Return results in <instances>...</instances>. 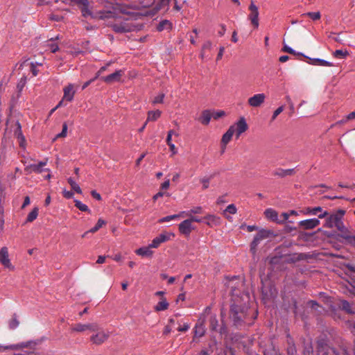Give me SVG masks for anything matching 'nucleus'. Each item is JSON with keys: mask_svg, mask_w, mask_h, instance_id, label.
Segmentation results:
<instances>
[{"mask_svg": "<svg viewBox=\"0 0 355 355\" xmlns=\"http://www.w3.org/2000/svg\"><path fill=\"white\" fill-rule=\"evenodd\" d=\"M202 184V189H207L209 187L210 178H204L200 180Z\"/></svg>", "mask_w": 355, "mask_h": 355, "instance_id": "4d7b16f0", "label": "nucleus"}, {"mask_svg": "<svg viewBox=\"0 0 355 355\" xmlns=\"http://www.w3.org/2000/svg\"><path fill=\"white\" fill-rule=\"evenodd\" d=\"M218 327V321L216 315H212L209 318V328L212 331H217Z\"/></svg>", "mask_w": 355, "mask_h": 355, "instance_id": "72a5a7b5", "label": "nucleus"}, {"mask_svg": "<svg viewBox=\"0 0 355 355\" xmlns=\"http://www.w3.org/2000/svg\"><path fill=\"white\" fill-rule=\"evenodd\" d=\"M64 96L63 99L66 100L69 102L71 101L73 98L75 94V90L73 89V85L72 84H69L68 86L65 87L63 89Z\"/></svg>", "mask_w": 355, "mask_h": 355, "instance_id": "aec40b11", "label": "nucleus"}, {"mask_svg": "<svg viewBox=\"0 0 355 355\" xmlns=\"http://www.w3.org/2000/svg\"><path fill=\"white\" fill-rule=\"evenodd\" d=\"M0 263L6 268H13L8 257V249L7 247H3L0 250Z\"/></svg>", "mask_w": 355, "mask_h": 355, "instance_id": "f8f14e48", "label": "nucleus"}, {"mask_svg": "<svg viewBox=\"0 0 355 355\" xmlns=\"http://www.w3.org/2000/svg\"><path fill=\"white\" fill-rule=\"evenodd\" d=\"M250 14L248 19L251 21L252 24L255 28L259 26V9L258 7L252 1L249 6Z\"/></svg>", "mask_w": 355, "mask_h": 355, "instance_id": "1a4fd4ad", "label": "nucleus"}, {"mask_svg": "<svg viewBox=\"0 0 355 355\" xmlns=\"http://www.w3.org/2000/svg\"><path fill=\"white\" fill-rule=\"evenodd\" d=\"M94 332L96 333L90 337V340L95 345H98L103 344L110 336L109 332L101 330L100 327L98 331H95Z\"/></svg>", "mask_w": 355, "mask_h": 355, "instance_id": "6e6552de", "label": "nucleus"}, {"mask_svg": "<svg viewBox=\"0 0 355 355\" xmlns=\"http://www.w3.org/2000/svg\"><path fill=\"white\" fill-rule=\"evenodd\" d=\"M105 224V222L104 220L101 219V218H99L97 221V223L96 224V225L92 227V229L89 230V232L91 233H95L100 228H101L103 227V225H104Z\"/></svg>", "mask_w": 355, "mask_h": 355, "instance_id": "58836bf2", "label": "nucleus"}, {"mask_svg": "<svg viewBox=\"0 0 355 355\" xmlns=\"http://www.w3.org/2000/svg\"><path fill=\"white\" fill-rule=\"evenodd\" d=\"M75 207H77L79 210L82 211H86L88 213H91V210L88 208L87 205L83 204L81 201L78 200H75Z\"/></svg>", "mask_w": 355, "mask_h": 355, "instance_id": "f704fd0d", "label": "nucleus"}, {"mask_svg": "<svg viewBox=\"0 0 355 355\" xmlns=\"http://www.w3.org/2000/svg\"><path fill=\"white\" fill-rule=\"evenodd\" d=\"M91 195L94 198H95L97 200H101V196L100 193L96 192L95 190H93L91 191Z\"/></svg>", "mask_w": 355, "mask_h": 355, "instance_id": "e2e57ef3", "label": "nucleus"}, {"mask_svg": "<svg viewBox=\"0 0 355 355\" xmlns=\"http://www.w3.org/2000/svg\"><path fill=\"white\" fill-rule=\"evenodd\" d=\"M28 345L24 343L20 344H15V345H0V349H2L3 350H8V349H12V350H17L20 349L23 347H26Z\"/></svg>", "mask_w": 355, "mask_h": 355, "instance_id": "c756f323", "label": "nucleus"}, {"mask_svg": "<svg viewBox=\"0 0 355 355\" xmlns=\"http://www.w3.org/2000/svg\"><path fill=\"white\" fill-rule=\"evenodd\" d=\"M49 50L52 52V53H55L57 51H58L59 48H58V44H54V43H51L49 44Z\"/></svg>", "mask_w": 355, "mask_h": 355, "instance_id": "bf43d9fd", "label": "nucleus"}, {"mask_svg": "<svg viewBox=\"0 0 355 355\" xmlns=\"http://www.w3.org/2000/svg\"><path fill=\"white\" fill-rule=\"evenodd\" d=\"M271 232L268 230H261L255 235L250 245V250L252 253H255L256 248L259 243L262 240L268 238Z\"/></svg>", "mask_w": 355, "mask_h": 355, "instance_id": "0eeeda50", "label": "nucleus"}, {"mask_svg": "<svg viewBox=\"0 0 355 355\" xmlns=\"http://www.w3.org/2000/svg\"><path fill=\"white\" fill-rule=\"evenodd\" d=\"M151 248H152L149 245L148 246L142 247V248L137 249L135 251V252L139 256L145 257H151L153 254V251L151 250Z\"/></svg>", "mask_w": 355, "mask_h": 355, "instance_id": "b1692460", "label": "nucleus"}, {"mask_svg": "<svg viewBox=\"0 0 355 355\" xmlns=\"http://www.w3.org/2000/svg\"><path fill=\"white\" fill-rule=\"evenodd\" d=\"M304 355H313V349L311 343H307L304 349Z\"/></svg>", "mask_w": 355, "mask_h": 355, "instance_id": "79ce46f5", "label": "nucleus"}, {"mask_svg": "<svg viewBox=\"0 0 355 355\" xmlns=\"http://www.w3.org/2000/svg\"><path fill=\"white\" fill-rule=\"evenodd\" d=\"M123 12L119 6H114L113 3L107 1V4L105 5L104 9L96 12V19L101 20H110L114 19L118 21L121 19V14Z\"/></svg>", "mask_w": 355, "mask_h": 355, "instance_id": "7ed1b4c3", "label": "nucleus"}, {"mask_svg": "<svg viewBox=\"0 0 355 355\" xmlns=\"http://www.w3.org/2000/svg\"><path fill=\"white\" fill-rule=\"evenodd\" d=\"M19 322L17 320V319L16 318V317H14L9 322V327L10 329H14L19 325Z\"/></svg>", "mask_w": 355, "mask_h": 355, "instance_id": "8fccbe9b", "label": "nucleus"}, {"mask_svg": "<svg viewBox=\"0 0 355 355\" xmlns=\"http://www.w3.org/2000/svg\"><path fill=\"white\" fill-rule=\"evenodd\" d=\"M171 236H174L173 234H168V233H162L157 236L158 239H159L161 243H164L170 239Z\"/></svg>", "mask_w": 355, "mask_h": 355, "instance_id": "37998d69", "label": "nucleus"}, {"mask_svg": "<svg viewBox=\"0 0 355 355\" xmlns=\"http://www.w3.org/2000/svg\"><path fill=\"white\" fill-rule=\"evenodd\" d=\"M233 303L230 309V318L234 325L237 328L245 327V325H250L255 318L250 315V309L248 303L250 296L248 293H240L236 289L234 285H231Z\"/></svg>", "mask_w": 355, "mask_h": 355, "instance_id": "f257e3e1", "label": "nucleus"}, {"mask_svg": "<svg viewBox=\"0 0 355 355\" xmlns=\"http://www.w3.org/2000/svg\"><path fill=\"white\" fill-rule=\"evenodd\" d=\"M189 218L188 220H190V223L191 224L193 222L200 223L202 221V218H198L196 216H193L192 215H191V216H189Z\"/></svg>", "mask_w": 355, "mask_h": 355, "instance_id": "680f3d73", "label": "nucleus"}, {"mask_svg": "<svg viewBox=\"0 0 355 355\" xmlns=\"http://www.w3.org/2000/svg\"><path fill=\"white\" fill-rule=\"evenodd\" d=\"M225 211L229 212L230 214H234L236 212V207H235L234 205L231 204L227 207Z\"/></svg>", "mask_w": 355, "mask_h": 355, "instance_id": "6e6d98bb", "label": "nucleus"}, {"mask_svg": "<svg viewBox=\"0 0 355 355\" xmlns=\"http://www.w3.org/2000/svg\"><path fill=\"white\" fill-rule=\"evenodd\" d=\"M282 50H283V51L288 53L290 54L303 55L302 53H296L295 51H294L292 48L288 46L287 45H284Z\"/></svg>", "mask_w": 355, "mask_h": 355, "instance_id": "49530a36", "label": "nucleus"}, {"mask_svg": "<svg viewBox=\"0 0 355 355\" xmlns=\"http://www.w3.org/2000/svg\"><path fill=\"white\" fill-rule=\"evenodd\" d=\"M189 329V325L188 324H184L182 327H179L178 330L179 331H187Z\"/></svg>", "mask_w": 355, "mask_h": 355, "instance_id": "774afa93", "label": "nucleus"}, {"mask_svg": "<svg viewBox=\"0 0 355 355\" xmlns=\"http://www.w3.org/2000/svg\"><path fill=\"white\" fill-rule=\"evenodd\" d=\"M232 126H235L234 133L236 134V137L237 139L243 132H245L248 128V124L243 117H241L238 121V122L235 125H233Z\"/></svg>", "mask_w": 355, "mask_h": 355, "instance_id": "4468645a", "label": "nucleus"}, {"mask_svg": "<svg viewBox=\"0 0 355 355\" xmlns=\"http://www.w3.org/2000/svg\"><path fill=\"white\" fill-rule=\"evenodd\" d=\"M164 96H165V94L162 93V94H158L157 96H155L154 98V99L153 100V104H157V103H162L163 102V100L164 98Z\"/></svg>", "mask_w": 355, "mask_h": 355, "instance_id": "09e8293b", "label": "nucleus"}, {"mask_svg": "<svg viewBox=\"0 0 355 355\" xmlns=\"http://www.w3.org/2000/svg\"><path fill=\"white\" fill-rule=\"evenodd\" d=\"M172 28V24L170 21L164 19L159 23L157 26L158 31H162L164 30H170Z\"/></svg>", "mask_w": 355, "mask_h": 355, "instance_id": "cd10ccee", "label": "nucleus"}, {"mask_svg": "<svg viewBox=\"0 0 355 355\" xmlns=\"http://www.w3.org/2000/svg\"><path fill=\"white\" fill-rule=\"evenodd\" d=\"M295 173L294 168L289 169H283V168H277L273 171L272 174L275 176H278L280 178H284L288 175H292Z\"/></svg>", "mask_w": 355, "mask_h": 355, "instance_id": "5701e85b", "label": "nucleus"}, {"mask_svg": "<svg viewBox=\"0 0 355 355\" xmlns=\"http://www.w3.org/2000/svg\"><path fill=\"white\" fill-rule=\"evenodd\" d=\"M306 213L308 214L311 215H319L320 214H322L324 211L321 207H315L313 208H307Z\"/></svg>", "mask_w": 355, "mask_h": 355, "instance_id": "e433bc0d", "label": "nucleus"}, {"mask_svg": "<svg viewBox=\"0 0 355 355\" xmlns=\"http://www.w3.org/2000/svg\"><path fill=\"white\" fill-rule=\"evenodd\" d=\"M107 26L112 27V30L117 33H129L135 29V26L128 20H122V17L114 22L109 21Z\"/></svg>", "mask_w": 355, "mask_h": 355, "instance_id": "20e7f679", "label": "nucleus"}, {"mask_svg": "<svg viewBox=\"0 0 355 355\" xmlns=\"http://www.w3.org/2000/svg\"><path fill=\"white\" fill-rule=\"evenodd\" d=\"M303 15L310 17L313 21L318 20L321 17V15H320V12H309L304 13Z\"/></svg>", "mask_w": 355, "mask_h": 355, "instance_id": "ea45409f", "label": "nucleus"}, {"mask_svg": "<svg viewBox=\"0 0 355 355\" xmlns=\"http://www.w3.org/2000/svg\"><path fill=\"white\" fill-rule=\"evenodd\" d=\"M99 329V326L97 323H76L71 326V331L72 332H84L87 330H89L90 331L94 332L95 331H98Z\"/></svg>", "mask_w": 355, "mask_h": 355, "instance_id": "423d86ee", "label": "nucleus"}, {"mask_svg": "<svg viewBox=\"0 0 355 355\" xmlns=\"http://www.w3.org/2000/svg\"><path fill=\"white\" fill-rule=\"evenodd\" d=\"M329 346L324 339L320 338L317 340V354L327 355L329 352Z\"/></svg>", "mask_w": 355, "mask_h": 355, "instance_id": "2eb2a0df", "label": "nucleus"}, {"mask_svg": "<svg viewBox=\"0 0 355 355\" xmlns=\"http://www.w3.org/2000/svg\"><path fill=\"white\" fill-rule=\"evenodd\" d=\"M201 213H202V207H194V208L190 209L187 212L185 211V214H184V216H191V215H192L193 214H201Z\"/></svg>", "mask_w": 355, "mask_h": 355, "instance_id": "a19ab883", "label": "nucleus"}, {"mask_svg": "<svg viewBox=\"0 0 355 355\" xmlns=\"http://www.w3.org/2000/svg\"><path fill=\"white\" fill-rule=\"evenodd\" d=\"M39 209L37 207H35L28 214L26 218V223H31L35 220L38 216Z\"/></svg>", "mask_w": 355, "mask_h": 355, "instance_id": "473e14b6", "label": "nucleus"}, {"mask_svg": "<svg viewBox=\"0 0 355 355\" xmlns=\"http://www.w3.org/2000/svg\"><path fill=\"white\" fill-rule=\"evenodd\" d=\"M284 105H282V106L279 107L277 110H275V112L272 114V117H271V121H273L274 120H275L277 116L279 114H280L284 111Z\"/></svg>", "mask_w": 355, "mask_h": 355, "instance_id": "a18cd8bd", "label": "nucleus"}, {"mask_svg": "<svg viewBox=\"0 0 355 355\" xmlns=\"http://www.w3.org/2000/svg\"><path fill=\"white\" fill-rule=\"evenodd\" d=\"M184 214H185V211H182L178 214H174V215H171V216H167L163 217L159 220V223H165V222H169L174 219H178L180 217L184 216Z\"/></svg>", "mask_w": 355, "mask_h": 355, "instance_id": "c85d7f7f", "label": "nucleus"}, {"mask_svg": "<svg viewBox=\"0 0 355 355\" xmlns=\"http://www.w3.org/2000/svg\"><path fill=\"white\" fill-rule=\"evenodd\" d=\"M161 111L159 110H155V111H149L148 112V117H147V121H156L157 119H159L161 116Z\"/></svg>", "mask_w": 355, "mask_h": 355, "instance_id": "7c9ffc66", "label": "nucleus"}, {"mask_svg": "<svg viewBox=\"0 0 355 355\" xmlns=\"http://www.w3.org/2000/svg\"><path fill=\"white\" fill-rule=\"evenodd\" d=\"M224 51H225V47L220 46L219 49L218 53L217 55V58H216L217 60H219L222 58Z\"/></svg>", "mask_w": 355, "mask_h": 355, "instance_id": "69168bd1", "label": "nucleus"}, {"mask_svg": "<svg viewBox=\"0 0 355 355\" xmlns=\"http://www.w3.org/2000/svg\"><path fill=\"white\" fill-rule=\"evenodd\" d=\"M220 30L218 31V34L219 36L222 37L225 35L226 31V27L224 24H220Z\"/></svg>", "mask_w": 355, "mask_h": 355, "instance_id": "0e129e2a", "label": "nucleus"}, {"mask_svg": "<svg viewBox=\"0 0 355 355\" xmlns=\"http://www.w3.org/2000/svg\"><path fill=\"white\" fill-rule=\"evenodd\" d=\"M68 183L71 187V189L74 190L76 192H77L78 193H82V189H80V187L71 178H69L68 179Z\"/></svg>", "mask_w": 355, "mask_h": 355, "instance_id": "4c0bfd02", "label": "nucleus"}, {"mask_svg": "<svg viewBox=\"0 0 355 355\" xmlns=\"http://www.w3.org/2000/svg\"><path fill=\"white\" fill-rule=\"evenodd\" d=\"M16 125H17V130L15 131V135L18 138H19V137H22V138L24 139V137H23V136H22L21 127L20 123L17 121V123H16Z\"/></svg>", "mask_w": 355, "mask_h": 355, "instance_id": "3c124183", "label": "nucleus"}, {"mask_svg": "<svg viewBox=\"0 0 355 355\" xmlns=\"http://www.w3.org/2000/svg\"><path fill=\"white\" fill-rule=\"evenodd\" d=\"M170 1L171 0H159V3L155 6V7L154 8H153L150 11L148 15L153 16L159 10H164L165 11L168 10Z\"/></svg>", "mask_w": 355, "mask_h": 355, "instance_id": "f3484780", "label": "nucleus"}, {"mask_svg": "<svg viewBox=\"0 0 355 355\" xmlns=\"http://www.w3.org/2000/svg\"><path fill=\"white\" fill-rule=\"evenodd\" d=\"M59 1L65 4H67L69 6H73V5H76L78 0H59Z\"/></svg>", "mask_w": 355, "mask_h": 355, "instance_id": "052dcab7", "label": "nucleus"}, {"mask_svg": "<svg viewBox=\"0 0 355 355\" xmlns=\"http://www.w3.org/2000/svg\"><path fill=\"white\" fill-rule=\"evenodd\" d=\"M76 6L80 10L83 17L86 19H96V12L93 10V6L89 0H78Z\"/></svg>", "mask_w": 355, "mask_h": 355, "instance_id": "39448f33", "label": "nucleus"}, {"mask_svg": "<svg viewBox=\"0 0 355 355\" xmlns=\"http://www.w3.org/2000/svg\"><path fill=\"white\" fill-rule=\"evenodd\" d=\"M320 222L318 218H311L299 222V225L304 230H312L320 225Z\"/></svg>", "mask_w": 355, "mask_h": 355, "instance_id": "ddd939ff", "label": "nucleus"}, {"mask_svg": "<svg viewBox=\"0 0 355 355\" xmlns=\"http://www.w3.org/2000/svg\"><path fill=\"white\" fill-rule=\"evenodd\" d=\"M124 72L122 70H118L108 76H102L101 79L107 84H112L119 82Z\"/></svg>", "mask_w": 355, "mask_h": 355, "instance_id": "9b49d317", "label": "nucleus"}, {"mask_svg": "<svg viewBox=\"0 0 355 355\" xmlns=\"http://www.w3.org/2000/svg\"><path fill=\"white\" fill-rule=\"evenodd\" d=\"M73 194L71 191H66V190H64L63 191V196L66 198H68V199L71 198L73 197Z\"/></svg>", "mask_w": 355, "mask_h": 355, "instance_id": "338daca9", "label": "nucleus"}, {"mask_svg": "<svg viewBox=\"0 0 355 355\" xmlns=\"http://www.w3.org/2000/svg\"><path fill=\"white\" fill-rule=\"evenodd\" d=\"M26 171H30V172H34L36 173H41L43 171L42 168L39 166L38 164H31L28 166L26 168Z\"/></svg>", "mask_w": 355, "mask_h": 355, "instance_id": "c9c22d12", "label": "nucleus"}, {"mask_svg": "<svg viewBox=\"0 0 355 355\" xmlns=\"http://www.w3.org/2000/svg\"><path fill=\"white\" fill-rule=\"evenodd\" d=\"M205 334V328L203 320H199L194 327V338L202 337Z\"/></svg>", "mask_w": 355, "mask_h": 355, "instance_id": "412c9836", "label": "nucleus"}, {"mask_svg": "<svg viewBox=\"0 0 355 355\" xmlns=\"http://www.w3.org/2000/svg\"><path fill=\"white\" fill-rule=\"evenodd\" d=\"M264 214L268 219H270L273 222L277 223L278 214L276 211L273 210L272 209H267L265 211Z\"/></svg>", "mask_w": 355, "mask_h": 355, "instance_id": "bb28decb", "label": "nucleus"}, {"mask_svg": "<svg viewBox=\"0 0 355 355\" xmlns=\"http://www.w3.org/2000/svg\"><path fill=\"white\" fill-rule=\"evenodd\" d=\"M331 350L334 355H350V352L347 347L344 344L340 345V348L338 349L332 348Z\"/></svg>", "mask_w": 355, "mask_h": 355, "instance_id": "a878e982", "label": "nucleus"}, {"mask_svg": "<svg viewBox=\"0 0 355 355\" xmlns=\"http://www.w3.org/2000/svg\"><path fill=\"white\" fill-rule=\"evenodd\" d=\"M160 244H161V242H160L159 239H158V237L157 236L152 241L150 245L152 248H157L160 245Z\"/></svg>", "mask_w": 355, "mask_h": 355, "instance_id": "5fc2aeb1", "label": "nucleus"}, {"mask_svg": "<svg viewBox=\"0 0 355 355\" xmlns=\"http://www.w3.org/2000/svg\"><path fill=\"white\" fill-rule=\"evenodd\" d=\"M168 307V303L166 302L165 298H163L160 302L155 306V309L157 311H165Z\"/></svg>", "mask_w": 355, "mask_h": 355, "instance_id": "2f4dec72", "label": "nucleus"}, {"mask_svg": "<svg viewBox=\"0 0 355 355\" xmlns=\"http://www.w3.org/2000/svg\"><path fill=\"white\" fill-rule=\"evenodd\" d=\"M212 117V114L209 110H204L202 112L201 116L199 118V121L203 125H208Z\"/></svg>", "mask_w": 355, "mask_h": 355, "instance_id": "393cba45", "label": "nucleus"}, {"mask_svg": "<svg viewBox=\"0 0 355 355\" xmlns=\"http://www.w3.org/2000/svg\"><path fill=\"white\" fill-rule=\"evenodd\" d=\"M193 229L194 227L188 219L184 220L179 224V231L184 236H189Z\"/></svg>", "mask_w": 355, "mask_h": 355, "instance_id": "dca6fc26", "label": "nucleus"}, {"mask_svg": "<svg viewBox=\"0 0 355 355\" xmlns=\"http://www.w3.org/2000/svg\"><path fill=\"white\" fill-rule=\"evenodd\" d=\"M67 132V125L66 123H64L62 125V132L57 135V137H65Z\"/></svg>", "mask_w": 355, "mask_h": 355, "instance_id": "864d4df0", "label": "nucleus"}, {"mask_svg": "<svg viewBox=\"0 0 355 355\" xmlns=\"http://www.w3.org/2000/svg\"><path fill=\"white\" fill-rule=\"evenodd\" d=\"M211 48V42L210 41H207L202 45V51H205L206 50H210Z\"/></svg>", "mask_w": 355, "mask_h": 355, "instance_id": "13d9d810", "label": "nucleus"}, {"mask_svg": "<svg viewBox=\"0 0 355 355\" xmlns=\"http://www.w3.org/2000/svg\"><path fill=\"white\" fill-rule=\"evenodd\" d=\"M306 58H307L309 60L307 62L312 65H316V66H322V67H332L334 66L333 63L326 61L320 58H310L306 56H304Z\"/></svg>", "mask_w": 355, "mask_h": 355, "instance_id": "a211bd4d", "label": "nucleus"}, {"mask_svg": "<svg viewBox=\"0 0 355 355\" xmlns=\"http://www.w3.org/2000/svg\"><path fill=\"white\" fill-rule=\"evenodd\" d=\"M211 114H212V117L214 119H218L219 118L225 116V113L224 111L220 110V111L214 112L211 113Z\"/></svg>", "mask_w": 355, "mask_h": 355, "instance_id": "603ef678", "label": "nucleus"}, {"mask_svg": "<svg viewBox=\"0 0 355 355\" xmlns=\"http://www.w3.org/2000/svg\"><path fill=\"white\" fill-rule=\"evenodd\" d=\"M266 95L263 93L257 94L249 98L248 103L252 107H260L265 101Z\"/></svg>", "mask_w": 355, "mask_h": 355, "instance_id": "9d476101", "label": "nucleus"}, {"mask_svg": "<svg viewBox=\"0 0 355 355\" xmlns=\"http://www.w3.org/2000/svg\"><path fill=\"white\" fill-rule=\"evenodd\" d=\"M339 307L349 314L355 313V305L351 304L346 300H341L339 304Z\"/></svg>", "mask_w": 355, "mask_h": 355, "instance_id": "4be33fe9", "label": "nucleus"}, {"mask_svg": "<svg viewBox=\"0 0 355 355\" xmlns=\"http://www.w3.org/2000/svg\"><path fill=\"white\" fill-rule=\"evenodd\" d=\"M345 214V211L343 209H338L331 214L324 211L318 215V218H325L324 227L336 228L338 232V236L344 239L347 244L355 248V235H353L352 230L345 225L343 223Z\"/></svg>", "mask_w": 355, "mask_h": 355, "instance_id": "f03ea898", "label": "nucleus"}, {"mask_svg": "<svg viewBox=\"0 0 355 355\" xmlns=\"http://www.w3.org/2000/svg\"><path fill=\"white\" fill-rule=\"evenodd\" d=\"M289 218V214L288 213L284 212L279 216H278L277 223H283L286 221Z\"/></svg>", "mask_w": 355, "mask_h": 355, "instance_id": "de8ad7c7", "label": "nucleus"}, {"mask_svg": "<svg viewBox=\"0 0 355 355\" xmlns=\"http://www.w3.org/2000/svg\"><path fill=\"white\" fill-rule=\"evenodd\" d=\"M333 55L337 58H344L348 55V52L347 51L344 52L342 50H336L334 52Z\"/></svg>", "mask_w": 355, "mask_h": 355, "instance_id": "c03bdc74", "label": "nucleus"}, {"mask_svg": "<svg viewBox=\"0 0 355 355\" xmlns=\"http://www.w3.org/2000/svg\"><path fill=\"white\" fill-rule=\"evenodd\" d=\"M234 132L235 126H230L227 131L223 135L221 139V144L224 145V148H226V145L230 141Z\"/></svg>", "mask_w": 355, "mask_h": 355, "instance_id": "6ab92c4d", "label": "nucleus"}]
</instances>
